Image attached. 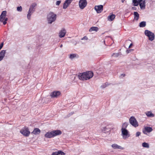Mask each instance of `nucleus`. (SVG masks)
Wrapping results in <instances>:
<instances>
[{
    "label": "nucleus",
    "instance_id": "1",
    "mask_svg": "<svg viewBox=\"0 0 155 155\" xmlns=\"http://www.w3.org/2000/svg\"><path fill=\"white\" fill-rule=\"evenodd\" d=\"M61 134L62 132L61 130H57L47 132L45 135V137L46 138H50L60 135Z\"/></svg>",
    "mask_w": 155,
    "mask_h": 155
},
{
    "label": "nucleus",
    "instance_id": "2",
    "mask_svg": "<svg viewBox=\"0 0 155 155\" xmlns=\"http://www.w3.org/2000/svg\"><path fill=\"white\" fill-rule=\"evenodd\" d=\"M57 15L52 12H50L47 15L48 23L51 24L56 19Z\"/></svg>",
    "mask_w": 155,
    "mask_h": 155
},
{
    "label": "nucleus",
    "instance_id": "3",
    "mask_svg": "<svg viewBox=\"0 0 155 155\" xmlns=\"http://www.w3.org/2000/svg\"><path fill=\"white\" fill-rule=\"evenodd\" d=\"M37 5L35 3H33L30 6L29 10L27 15V17L28 20H30L31 16V14L35 11V7Z\"/></svg>",
    "mask_w": 155,
    "mask_h": 155
},
{
    "label": "nucleus",
    "instance_id": "4",
    "mask_svg": "<svg viewBox=\"0 0 155 155\" xmlns=\"http://www.w3.org/2000/svg\"><path fill=\"white\" fill-rule=\"evenodd\" d=\"M6 13L7 12L4 11L2 12L0 15V21L3 22L4 25L7 23V21L8 20V18L5 17Z\"/></svg>",
    "mask_w": 155,
    "mask_h": 155
},
{
    "label": "nucleus",
    "instance_id": "5",
    "mask_svg": "<svg viewBox=\"0 0 155 155\" xmlns=\"http://www.w3.org/2000/svg\"><path fill=\"white\" fill-rule=\"evenodd\" d=\"M144 34L148 37L149 40L152 41L154 39L155 35L153 32L148 30H145L144 31Z\"/></svg>",
    "mask_w": 155,
    "mask_h": 155
},
{
    "label": "nucleus",
    "instance_id": "6",
    "mask_svg": "<svg viewBox=\"0 0 155 155\" xmlns=\"http://www.w3.org/2000/svg\"><path fill=\"white\" fill-rule=\"evenodd\" d=\"M129 122L131 125L135 127L138 126V124L134 117L132 116L130 117L129 119Z\"/></svg>",
    "mask_w": 155,
    "mask_h": 155
},
{
    "label": "nucleus",
    "instance_id": "7",
    "mask_svg": "<svg viewBox=\"0 0 155 155\" xmlns=\"http://www.w3.org/2000/svg\"><path fill=\"white\" fill-rule=\"evenodd\" d=\"M122 135L124 139H126L130 136L129 131L126 129L121 128Z\"/></svg>",
    "mask_w": 155,
    "mask_h": 155
},
{
    "label": "nucleus",
    "instance_id": "8",
    "mask_svg": "<svg viewBox=\"0 0 155 155\" xmlns=\"http://www.w3.org/2000/svg\"><path fill=\"white\" fill-rule=\"evenodd\" d=\"M78 77L80 80L84 81L87 80V71L79 73Z\"/></svg>",
    "mask_w": 155,
    "mask_h": 155
},
{
    "label": "nucleus",
    "instance_id": "9",
    "mask_svg": "<svg viewBox=\"0 0 155 155\" xmlns=\"http://www.w3.org/2000/svg\"><path fill=\"white\" fill-rule=\"evenodd\" d=\"M20 132L24 136L28 137L30 134V132L28 128L25 127L23 129L20 131Z\"/></svg>",
    "mask_w": 155,
    "mask_h": 155
},
{
    "label": "nucleus",
    "instance_id": "10",
    "mask_svg": "<svg viewBox=\"0 0 155 155\" xmlns=\"http://www.w3.org/2000/svg\"><path fill=\"white\" fill-rule=\"evenodd\" d=\"M79 6L81 9H84L87 5L86 0H80L79 2Z\"/></svg>",
    "mask_w": 155,
    "mask_h": 155
},
{
    "label": "nucleus",
    "instance_id": "11",
    "mask_svg": "<svg viewBox=\"0 0 155 155\" xmlns=\"http://www.w3.org/2000/svg\"><path fill=\"white\" fill-rule=\"evenodd\" d=\"M103 6L102 5H96L94 7V9L98 13H101L103 10Z\"/></svg>",
    "mask_w": 155,
    "mask_h": 155
},
{
    "label": "nucleus",
    "instance_id": "12",
    "mask_svg": "<svg viewBox=\"0 0 155 155\" xmlns=\"http://www.w3.org/2000/svg\"><path fill=\"white\" fill-rule=\"evenodd\" d=\"M139 4L140 9L142 10L145 9L146 7L145 0H139Z\"/></svg>",
    "mask_w": 155,
    "mask_h": 155
},
{
    "label": "nucleus",
    "instance_id": "13",
    "mask_svg": "<svg viewBox=\"0 0 155 155\" xmlns=\"http://www.w3.org/2000/svg\"><path fill=\"white\" fill-rule=\"evenodd\" d=\"M61 92L59 91H54L51 93L50 96L52 98L58 97L60 94Z\"/></svg>",
    "mask_w": 155,
    "mask_h": 155
},
{
    "label": "nucleus",
    "instance_id": "14",
    "mask_svg": "<svg viewBox=\"0 0 155 155\" xmlns=\"http://www.w3.org/2000/svg\"><path fill=\"white\" fill-rule=\"evenodd\" d=\"M73 0H66L63 5V8L66 9L72 2Z\"/></svg>",
    "mask_w": 155,
    "mask_h": 155
},
{
    "label": "nucleus",
    "instance_id": "15",
    "mask_svg": "<svg viewBox=\"0 0 155 155\" xmlns=\"http://www.w3.org/2000/svg\"><path fill=\"white\" fill-rule=\"evenodd\" d=\"M153 130L152 128L150 127H145L143 130V132L144 134H147V133H150Z\"/></svg>",
    "mask_w": 155,
    "mask_h": 155
},
{
    "label": "nucleus",
    "instance_id": "16",
    "mask_svg": "<svg viewBox=\"0 0 155 155\" xmlns=\"http://www.w3.org/2000/svg\"><path fill=\"white\" fill-rule=\"evenodd\" d=\"M66 33V31L64 28L62 29L59 33V36L62 38L64 37Z\"/></svg>",
    "mask_w": 155,
    "mask_h": 155
},
{
    "label": "nucleus",
    "instance_id": "17",
    "mask_svg": "<svg viewBox=\"0 0 155 155\" xmlns=\"http://www.w3.org/2000/svg\"><path fill=\"white\" fill-rule=\"evenodd\" d=\"M101 130L102 132L104 133H110L109 132L110 130V129L107 126H106L102 127L101 129Z\"/></svg>",
    "mask_w": 155,
    "mask_h": 155
},
{
    "label": "nucleus",
    "instance_id": "18",
    "mask_svg": "<svg viewBox=\"0 0 155 155\" xmlns=\"http://www.w3.org/2000/svg\"><path fill=\"white\" fill-rule=\"evenodd\" d=\"M5 50H2L0 52V61H1L5 56Z\"/></svg>",
    "mask_w": 155,
    "mask_h": 155
},
{
    "label": "nucleus",
    "instance_id": "19",
    "mask_svg": "<svg viewBox=\"0 0 155 155\" xmlns=\"http://www.w3.org/2000/svg\"><path fill=\"white\" fill-rule=\"evenodd\" d=\"M112 147L114 149H120L121 150L124 149V148L122 147L121 146L118 145L116 144H114L112 145Z\"/></svg>",
    "mask_w": 155,
    "mask_h": 155
},
{
    "label": "nucleus",
    "instance_id": "20",
    "mask_svg": "<svg viewBox=\"0 0 155 155\" xmlns=\"http://www.w3.org/2000/svg\"><path fill=\"white\" fill-rule=\"evenodd\" d=\"M65 154L62 151L59 150L57 152L53 153L52 155H65Z\"/></svg>",
    "mask_w": 155,
    "mask_h": 155
},
{
    "label": "nucleus",
    "instance_id": "21",
    "mask_svg": "<svg viewBox=\"0 0 155 155\" xmlns=\"http://www.w3.org/2000/svg\"><path fill=\"white\" fill-rule=\"evenodd\" d=\"M40 130L38 128H35L31 133L34 134H38L41 132Z\"/></svg>",
    "mask_w": 155,
    "mask_h": 155
},
{
    "label": "nucleus",
    "instance_id": "22",
    "mask_svg": "<svg viewBox=\"0 0 155 155\" xmlns=\"http://www.w3.org/2000/svg\"><path fill=\"white\" fill-rule=\"evenodd\" d=\"M115 15L112 14L109 15L107 17V19L108 21H111L115 18Z\"/></svg>",
    "mask_w": 155,
    "mask_h": 155
},
{
    "label": "nucleus",
    "instance_id": "23",
    "mask_svg": "<svg viewBox=\"0 0 155 155\" xmlns=\"http://www.w3.org/2000/svg\"><path fill=\"white\" fill-rule=\"evenodd\" d=\"M94 75V73L92 71H88V79L91 78Z\"/></svg>",
    "mask_w": 155,
    "mask_h": 155
},
{
    "label": "nucleus",
    "instance_id": "24",
    "mask_svg": "<svg viewBox=\"0 0 155 155\" xmlns=\"http://www.w3.org/2000/svg\"><path fill=\"white\" fill-rule=\"evenodd\" d=\"M134 19L137 21L139 18V15L138 13L136 12H134Z\"/></svg>",
    "mask_w": 155,
    "mask_h": 155
},
{
    "label": "nucleus",
    "instance_id": "25",
    "mask_svg": "<svg viewBox=\"0 0 155 155\" xmlns=\"http://www.w3.org/2000/svg\"><path fill=\"white\" fill-rule=\"evenodd\" d=\"M98 28L96 27H91L89 30L90 32H91L93 31H97L98 30Z\"/></svg>",
    "mask_w": 155,
    "mask_h": 155
},
{
    "label": "nucleus",
    "instance_id": "26",
    "mask_svg": "<svg viewBox=\"0 0 155 155\" xmlns=\"http://www.w3.org/2000/svg\"><path fill=\"white\" fill-rule=\"evenodd\" d=\"M146 22L143 21L140 23L139 26L140 28H143L146 25Z\"/></svg>",
    "mask_w": 155,
    "mask_h": 155
},
{
    "label": "nucleus",
    "instance_id": "27",
    "mask_svg": "<svg viewBox=\"0 0 155 155\" xmlns=\"http://www.w3.org/2000/svg\"><path fill=\"white\" fill-rule=\"evenodd\" d=\"M77 57V58L78 57V55L77 54H70L69 58L71 59H72Z\"/></svg>",
    "mask_w": 155,
    "mask_h": 155
},
{
    "label": "nucleus",
    "instance_id": "28",
    "mask_svg": "<svg viewBox=\"0 0 155 155\" xmlns=\"http://www.w3.org/2000/svg\"><path fill=\"white\" fill-rule=\"evenodd\" d=\"M139 0H133L132 2L133 3V5L134 6H137L138 5Z\"/></svg>",
    "mask_w": 155,
    "mask_h": 155
},
{
    "label": "nucleus",
    "instance_id": "29",
    "mask_svg": "<svg viewBox=\"0 0 155 155\" xmlns=\"http://www.w3.org/2000/svg\"><path fill=\"white\" fill-rule=\"evenodd\" d=\"M146 114L147 116L148 117H152L154 116V115L153 114H152L151 112L150 111H148L146 112Z\"/></svg>",
    "mask_w": 155,
    "mask_h": 155
},
{
    "label": "nucleus",
    "instance_id": "30",
    "mask_svg": "<svg viewBox=\"0 0 155 155\" xmlns=\"http://www.w3.org/2000/svg\"><path fill=\"white\" fill-rule=\"evenodd\" d=\"M142 146L143 147L148 148L149 147V145L148 143L146 142H144L142 143Z\"/></svg>",
    "mask_w": 155,
    "mask_h": 155
},
{
    "label": "nucleus",
    "instance_id": "31",
    "mask_svg": "<svg viewBox=\"0 0 155 155\" xmlns=\"http://www.w3.org/2000/svg\"><path fill=\"white\" fill-rule=\"evenodd\" d=\"M128 123L127 122H125L124 123L122 126V128H123L124 129H126V128L127 127L128 125Z\"/></svg>",
    "mask_w": 155,
    "mask_h": 155
},
{
    "label": "nucleus",
    "instance_id": "32",
    "mask_svg": "<svg viewBox=\"0 0 155 155\" xmlns=\"http://www.w3.org/2000/svg\"><path fill=\"white\" fill-rule=\"evenodd\" d=\"M109 84L108 83H105L103 84L101 86V87L103 88H105L106 87L108 86Z\"/></svg>",
    "mask_w": 155,
    "mask_h": 155
},
{
    "label": "nucleus",
    "instance_id": "33",
    "mask_svg": "<svg viewBox=\"0 0 155 155\" xmlns=\"http://www.w3.org/2000/svg\"><path fill=\"white\" fill-rule=\"evenodd\" d=\"M22 8L21 6H18L17 7V10L18 11L21 12L22 11Z\"/></svg>",
    "mask_w": 155,
    "mask_h": 155
},
{
    "label": "nucleus",
    "instance_id": "34",
    "mask_svg": "<svg viewBox=\"0 0 155 155\" xmlns=\"http://www.w3.org/2000/svg\"><path fill=\"white\" fill-rule=\"evenodd\" d=\"M119 55V54L118 53H113L112 55V56L114 57H118Z\"/></svg>",
    "mask_w": 155,
    "mask_h": 155
},
{
    "label": "nucleus",
    "instance_id": "35",
    "mask_svg": "<svg viewBox=\"0 0 155 155\" xmlns=\"http://www.w3.org/2000/svg\"><path fill=\"white\" fill-rule=\"evenodd\" d=\"M125 76V74H121L119 76V78H123V77Z\"/></svg>",
    "mask_w": 155,
    "mask_h": 155
},
{
    "label": "nucleus",
    "instance_id": "36",
    "mask_svg": "<svg viewBox=\"0 0 155 155\" xmlns=\"http://www.w3.org/2000/svg\"><path fill=\"white\" fill-rule=\"evenodd\" d=\"M141 134V133L139 131L137 132L136 133V136L138 137Z\"/></svg>",
    "mask_w": 155,
    "mask_h": 155
},
{
    "label": "nucleus",
    "instance_id": "37",
    "mask_svg": "<svg viewBox=\"0 0 155 155\" xmlns=\"http://www.w3.org/2000/svg\"><path fill=\"white\" fill-rule=\"evenodd\" d=\"M61 2V1H57L56 2V5H59Z\"/></svg>",
    "mask_w": 155,
    "mask_h": 155
},
{
    "label": "nucleus",
    "instance_id": "38",
    "mask_svg": "<svg viewBox=\"0 0 155 155\" xmlns=\"http://www.w3.org/2000/svg\"><path fill=\"white\" fill-rule=\"evenodd\" d=\"M87 40V37L86 36H85L81 39V40Z\"/></svg>",
    "mask_w": 155,
    "mask_h": 155
},
{
    "label": "nucleus",
    "instance_id": "39",
    "mask_svg": "<svg viewBox=\"0 0 155 155\" xmlns=\"http://www.w3.org/2000/svg\"><path fill=\"white\" fill-rule=\"evenodd\" d=\"M3 46V43H2L0 44V50L2 49Z\"/></svg>",
    "mask_w": 155,
    "mask_h": 155
},
{
    "label": "nucleus",
    "instance_id": "40",
    "mask_svg": "<svg viewBox=\"0 0 155 155\" xmlns=\"http://www.w3.org/2000/svg\"><path fill=\"white\" fill-rule=\"evenodd\" d=\"M132 50H133L132 49H130V50H127L126 51H127V53H128L129 52H130L131 51H132Z\"/></svg>",
    "mask_w": 155,
    "mask_h": 155
},
{
    "label": "nucleus",
    "instance_id": "41",
    "mask_svg": "<svg viewBox=\"0 0 155 155\" xmlns=\"http://www.w3.org/2000/svg\"><path fill=\"white\" fill-rule=\"evenodd\" d=\"M132 45H133V44H132V43H131V44H130V45L129 46V48H130V47H131L132 46Z\"/></svg>",
    "mask_w": 155,
    "mask_h": 155
},
{
    "label": "nucleus",
    "instance_id": "42",
    "mask_svg": "<svg viewBox=\"0 0 155 155\" xmlns=\"http://www.w3.org/2000/svg\"><path fill=\"white\" fill-rule=\"evenodd\" d=\"M132 9H133V10H136V8L135 7H132Z\"/></svg>",
    "mask_w": 155,
    "mask_h": 155
},
{
    "label": "nucleus",
    "instance_id": "43",
    "mask_svg": "<svg viewBox=\"0 0 155 155\" xmlns=\"http://www.w3.org/2000/svg\"><path fill=\"white\" fill-rule=\"evenodd\" d=\"M62 46H63L62 44H61L60 45V48H62Z\"/></svg>",
    "mask_w": 155,
    "mask_h": 155
},
{
    "label": "nucleus",
    "instance_id": "44",
    "mask_svg": "<svg viewBox=\"0 0 155 155\" xmlns=\"http://www.w3.org/2000/svg\"><path fill=\"white\" fill-rule=\"evenodd\" d=\"M125 0H122L121 1L122 2H124V1Z\"/></svg>",
    "mask_w": 155,
    "mask_h": 155
},
{
    "label": "nucleus",
    "instance_id": "45",
    "mask_svg": "<svg viewBox=\"0 0 155 155\" xmlns=\"http://www.w3.org/2000/svg\"><path fill=\"white\" fill-rule=\"evenodd\" d=\"M104 44H105V41H104Z\"/></svg>",
    "mask_w": 155,
    "mask_h": 155
},
{
    "label": "nucleus",
    "instance_id": "46",
    "mask_svg": "<svg viewBox=\"0 0 155 155\" xmlns=\"http://www.w3.org/2000/svg\"><path fill=\"white\" fill-rule=\"evenodd\" d=\"M38 85V84H37L36 85L37 86Z\"/></svg>",
    "mask_w": 155,
    "mask_h": 155
}]
</instances>
